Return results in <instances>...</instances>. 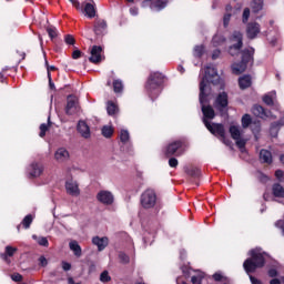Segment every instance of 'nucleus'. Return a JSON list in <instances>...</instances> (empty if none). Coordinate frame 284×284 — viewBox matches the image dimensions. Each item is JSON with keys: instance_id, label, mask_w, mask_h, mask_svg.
<instances>
[{"instance_id": "58", "label": "nucleus", "mask_w": 284, "mask_h": 284, "mask_svg": "<svg viewBox=\"0 0 284 284\" xmlns=\"http://www.w3.org/2000/svg\"><path fill=\"white\" fill-rule=\"evenodd\" d=\"M49 85L51 90H54V84L52 83V75L49 73Z\"/></svg>"}, {"instance_id": "40", "label": "nucleus", "mask_w": 284, "mask_h": 284, "mask_svg": "<svg viewBox=\"0 0 284 284\" xmlns=\"http://www.w3.org/2000/svg\"><path fill=\"white\" fill-rule=\"evenodd\" d=\"M152 8L156 10H163V8H165V2L158 1L152 6Z\"/></svg>"}, {"instance_id": "2", "label": "nucleus", "mask_w": 284, "mask_h": 284, "mask_svg": "<svg viewBox=\"0 0 284 284\" xmlns=\"http://www.w3.org/2000/svg\"><path fill=\"white\" fill-rule=\"evenodd\" d=\"M252 258L245 260L243 263V267L246 274H252L256 272L258 267H263L265 265V257L267 256L265 253H262L261 250L255 248L250 252Z\"/></svg>"}, {"instance_id": "27", "label": "nucleus", "mask_w": 284, "mask_h": 284, "mask_svg": "<svg viewBox=\"0 0 284 284\" xmlns=\"http://www.w3.org/2000/svg\"><path fill=\"white\" fill-rule=\"evenodd\" d=\"M179 148H181V142L179 141L169 144V146L166 148V154L169 156H172V154L176 153V150H179Z\"/></svg>"}, {"instance_id": "37", "label": "nucleus", "mask_w": 284, "mask_h": 284, "mask_svg": "<svg viewBox=\"0 0 284 284\" xmlns=\"http://www.w3.org/2000/svg\"><path fill=\"white\" fill-rule=\"evenodd\" d=\"M33 217L32 215H27L23 221H22V225L26 227V230H28V227H30V225L32 224Z\"/></svg>"}, {"instance_id": "8", "label": "nucleus", "mask_w": 284, "mask_h": 284, "mask_svg": "<svg viewBox=\"0 0 284 284\" xmlns=\"http://www.w3.org/2000/svg\"><path fill=\"white\" fill-rule=\"evenodd\" d=\"M65 190H67V194H69L70 196L81 195V189H79V182L74 180H68L65 182Z\"/></svg>"}, {"instance_id": "3", "label": "nucleus", "mask_w": 284, "mask_h": 284, "mask_svg": "<svg viewBox=\"0 0 284 284\" xmlns=\"http://www.w3.org/2000/svg\"><path fill=\"white\" fill-rule=\"evenodd\" d=\"M254 55V49L250 48L244 50L243 58L241 63H234L232 65L233 74H243L245 70H247V61H252V57Z\"/></svg>"}, {"instance_id": "28", "label": "nucleus", "mask_w": 284, "mask_h": 284, "mask_svg": "<svg viewBox=\"0 0 284 284\" xmlns=\"http://www.w3.org/2000/svg\"><path fill=\"white\" fill-rule=\"evenodd\" d=\"M251 8L253 12H261V10H263V0H253Z\"/></svg>"}, {"instance_id": "41", "label": "nucleus", "mask_w": 284, "mask_h": 284, "mask_svg": "<svg viewBox=\"0 0 284 284\" xmlns=\"http://www.w3.org/2000/svg\"><path fill=\"white\" fill-rule=\"evenodd\" d=\"M47 32L51 39H54L57 37V29L55 28H48Z\"/></svg>"}, {"instance_id": "51", "label": "nucleus", "mask_w": 284, "mask_h": 284, "mask_svg": "<svg viewBox=\"0 0 284 284\" xmlns=\"http://www.w3.org/2000/svg\"><path fill=\"white\" fill-rule=\"evenodd\" d=\"M92 272H97V264L94 262L89 265V274H92Z\"/></svg>"}, {"instance_id": "49", "label": "nucleus", "mask_w": 284, "mask_h": 284, "mask_svg": "<svg viewBox=\"0 0 284 284\" xmlns=\"http://www.w3.org/2000/svg\"><path fill=\"white\" fill-rule=\"evenodd\" d=\"M39 263L42 265V267H45V265H48V260L44 256H41L39 258Z\"/></svg>"}, {"instance_id": "18", "label": "nucleus", "mask_w": 284, "mask_h": 284, "mask_svg": "<svg viewBox=\"0 0 284 284\" xmlns=\"http://www.w3.org/2000/svg\"><path fill=\"white\" fill-rule=\"evenodd\" d=\"M69 250L73 252L77 258H81L83 256V250L81 248V245H79V242L75 240L69 242Z\"/></svg>"}, {"instance_id": "56", "label": "nucleus", "mask_w": 284, "mask_h": 284, "mask_svg": "<svg viewBox=\"0 0 284 284\" xmlns=\"http://www.w3.org/2000/svg\"><path fill=\"white\" fill-rule=\"evenodd\" d=\"M130 13H131L133 17H136V14H139V9H138V8H131V9H130Z\"/></svg>"}, {"instance_id": "25", "label": "nucleus", "mask_w": 284, "mask_h": 284, "mask_svg": "<svg viewBox=\"0 0 284 284\" xmlns=\"http://www.w3.org/2000/svg\"><path fill=\"white\" fill-rule=\"evenodd\" d=\"M52 126V122H50V116L48 118V123H42L40 124V133L39 136L43 139L45 136L47 132L50 130Z\"/></svg>"}, {"instance_id": "9", "label": "nucleus", "mask_w": 284, "mask_h": 284, "mask_svg": "<svg viewBox=\"0 0 284 284\" xmlns=\"http://www.w3.org/2000/svg\"><path fill=\"white\" fill-rule=\"evenodd\" d=\"M65 112L69 115L77 114V112H79V100L77 97L70 95L68 98Z\"/></svg>"}, {"instance_id": "20", "label": "nucleus", "mask_w": 284, "mask_h": 284, "mask_svg": "<svg viewBox=\"0 0 284 284\" xmlns=\"http://www.w3.org/2000/svg\"><path fill=\"white\" fill-rule=\"evenodd\" d=\"M78 132L83 139H90V126L84 121L78 123Z\"/></svg>"}, {"instance_id": "14", "label": "nucleus", "mask_w": 284, "mask_h": 284, "mask_svg": "<svg viewBox=\"0 0 284 284\" xmlns=\"http://www.w3.org/2000/svg\"><path fill=\"white\" fill-rule=\"evenodd\" d=\"M43 174V165L39 163H32L29 168V176L31 179H39Z\"/></svg>"}, {"instance_id": "12", "label": "nucleus", "mask_w": 284, "mask_h": 284, "mask_svg": "<svg viewBox=\"0 0 284 284\" xmlns=\"http://www.w3.org/2000/svg\"><path fill=\"white\" fill-rule=\"evenodd\" d=\"M92 243L97 245L98 252H103V250L110 245V239H108V236H94L92 237Z\"/></svg>"}, {"instance_id": "52", "label": "nucleus", "mask_w": 284, "mask_h": 284, "mask_svg": "<svg viewBox=\"0 0 284 284\" xmlns=\"http://www.w3.org/2000/svg\"><path fill=\"white\" fill-rule=\"evenodd\" d=\"M45 65H47V70H48V75L50 74V72H51L52 70H57V67H54V65H48V60H45Z\"/></svg>"}, {"instance_id": "7", "label": "nucleus", "mask_w": 284, "mask_h": 284, "mask_svg": "<svg viewBox=\"0 0 284 284\" xmlns=\"http://www.w3.org/2000/svg\"><path fill=\"white\" fill-rule=\"evenodd\" d=\"M231 48H230V54L234 57V54H239L241 51V48H243V34L239 31H235L231 38Z\"/></svg>"}, {"instance_id": "6", "label": "nucleus", "mask_w": 284, "mask_h": 284, "mask_svg": "<svg viewBox=\"0 0 284 284\" xmlns=\"http://www.w3.org/2000/svg\"><path fill=\"white\" fill-rule=\"evenodd\" d=\"M230 134L235 141L237 148L243 150V148H245V143H247V139H245V136L243 135V131L241 130V128L236 125H231Z\"/></svg>"}, {"instance_id": "1", "label": "nucleus", "mask_w": 284, "mask_h": 284, "mask_svg": "<svg viewBox=\"0 0 284 284\" xmlns=\"http://www.w3.org/2000/svg\"><path fill=\"white\" fill-rule=\"evenodd\" d=\"M221 83V77L216 72V69L209 65L204 69V77L200 83V103L202 105V112L204 114L203 123L205 128L212 133L221 136H225V129L223 124L211 123L207 119H214V109L210 105H205L210 101V94H212V85Z\"/></svg>"}, {"instance_id": "55", "label": "nucleus", "mask_w": 284, "mask_h": 284, "mask_svg": "<svg viewBox=\"0 0 284 284\" xmlns=\"http://www.w3.org/2000/svg\"><path fill=\"white\" fill-rule=\"evenodd\" d=\"M72 57H73V59H79V58H81V51H80V50L73 51Z\"/></svg>"}, {"instance_id": "53", "label": "nucleus", "mask_w": 284, "mask_h": 284, "mask_svg": "<svg viewBox=\"0 0 284 284\" xmlns=\"http://www.w3.org/2000/svg\"><path fill=\"white\" fill-rule=\"evenodd\" d=\"M219 57H221V51L219 50L213 51L212 59L215 60V59H219Z\"/></svg>"}, {"instance_id": "16", "label": "nucleus", "mask_w": 284, "mask_h": 284, "mask_svg": "<svg viewBox=\"0 0 284 284\" xmlns=\"http://www.w3.org/2000/svg\"><path fill=\"white\" fill-rule=\"evenodd\" d=\"M101 52H103V49L101 47H98V45L92 47L91 57L89 58V61H91V63H100L102 59Z\"/></svg>"}, {"instance_id": "46", "label": "nucleus", "mask_w": 284, "mask_h": 284, "mask_svg": "<svg viewBox=\"0 0 284 284\" xmlns=\"http://www.w3.org/2000/svg\"><path fill=\"white\" fill-rule=\"evenodd\" d=\"M230 19H232V16L230 13L224 16L223 23H224L225 28H227V26H230Z\"/></svg>"}, {"instance_id": "63", "label": "nucleus", "mask_w": 284, "mask_h": 284, "mask_svg": "<svg viewBox=\"0 0 284 284\" xmlns=\"http://www.w3.org/2000/svg\"><path fill=\"white\" fill-rule=\"evenodd\" d=\"M178 70H179V72H181V74H183V72H185V68H183L181 65L178 68Z\"/></svg>"}, {"instance_id": "31", "label": "nucleus", "mask_w": 284, "mask_h": 284, "mask_svg": "<svg viewBox=\"0 0 284 284\" xmlns=\"http://www.w3.org/2000/svg\"><path fill=\"white\" fill-rule=\"evenodd\" d=\"M102 134L106 139H110V136H112V134H114V129L111 125H105L102 128Z\"/></svg>"}, {"instance_id": "48", "label": "nucleus", "mask_w": 284, "mask_h": 284, "mask_svg": "<svg viewBox=\"0 0 284 284\" xmlns=\"http://www.w3.org/2000/svg\"><path fill=\"white\" fill-rule=\"evenodd\" d=\"M283 171H281V170H277L276 172H275V176H276V179L278 180V181H283Z\"/></svg>"}, {"instance_id": "11", "label": "nucleus", "mask_w": 284, "mask_h": 284, "mask_svg": "<svg viewBox=\"0 0 284 284\" xmlns=\"http://www.w3.org/2000/svg\"><path fill=\"white\" fill-rule=\"evenodd\" d=\"M214 106L216 110H220V112H223L225 108H227V93L221 92L215 99Z\"/></svg>"}, {"instance_id": "35", "label": "nucleus", "mask_w": 284, "mask_h": 284, "mask_svg": "<svg viewBox=\"0 0 284 284\" xmlns=\"http://www.w3.org/2000/svg\"><path fill=\"white\" fill-rule=\"evenodd\" d=\"M225 43V38L223 36H214L213 45H223Z\"/></svg>"}, {"instance_id": "59", "label": "nucleus", "mask_w": 284, "mask_h": 284, "mask_svg": "<svg viewBox=\"0 0 284 284\" xmlns=\"http://www.w3.org/2000/svg\"><path fill=\"white\" fill-rule=\"evenodd\" d=\"M250 278H251L252 284H261V282L258 280L254 278V276L251 275Z\"/></svg>"}, {"instance_id": "60", "label": "nucleus", "mask_w": 284, "mask_h": 284, "mask_svg": "<svg viewBox=\"0 0 284 284\" xmlns=\"http://www.w3.org/2000/svg\"><path fill=\"white\" fill-rule=\"evenodd\" d=\"M276 274H277V273H276V270H274V268L268 271V275H270L271 277L276 276Z\"/></svg>"}, {"instance_id": "4", "label": "nucleus", "mask_w": 284, "mask_h": 284, "mask_svg": "<svg viewBox=\"0 0 284 284\" xmlns=\"http://www.w3.org/2000/svg\"><path fill=\"white\" fill-rule=\"evenodd\" d=\"M141 205L144 210H152L156 205V192L152 189L145 190L141 195Z\"/></svg>"}, {"instance_id": "54", "label": "nucleus", "mask_w": 284, "mask_h": 284, "mask_svg": "<svg viewBox=\"0 0 284 284\" xmlns=\"http://www.w3.org/2000/svg\"><path fill=\"white\" fill-rule=\"evenodd\" d=\"M191 281L193 284H201V276H193Z\"/></svg>"}, {"instance_id": "38", "label": "nucleus", "mask_w": 284, "mask_h": 284, "mask_svg": "<svg viewBox=\"0 0 284 284\" xmlns=\"http://www.w3.org/2000/svg\"><path fill=\"white\" fill-rule=\"evenodd\" d=\"M203 52H205V48L203 45H197L194 48V57H202Z\"/></svg>"}, {"instance_id": "64", "label": "nucleus", "mask_w": 284, "mask_h": 284, "mask_svg": "<svg viewBox=\"0 0 284 284\" xmlns=\"http://www.w3.org/2000/svg\"><path fill=\"white\" fill-rule=\"evenodd\" d=\"M280 160H281V163H283L284 165V155H281Z\"/></svg>"}, {"instance_id": "26", "label": "nucleus", "mask_w": 284, "mask_h": 284, "mask_svg": "<svg viewBox=\"0 0 284 284\" xmlns=\"http://www.w3.org/2000/svg\"><path fill=\"white\" fill-rule=\"evenodd\" d=\"M273 195L276 196V199H283L284 197V189L281 184H274L273 185Z\"/></svg>"}, {"instance_id": "13", "label": "nucleus", "mask_w": 284, "mask_h": 284, "mask_svg": "<svg viewBox=\"0 0 284 284\" xmlns=\"http://www.w3.org/2000/svg\"><path fill=\"white\" fill-rule=\"evenodd\" d=\"M54 159L58 163H65V161L70 160V152L65 148H60L55 151Z\"/></svg>"}, {"instance_id": "15", "label": "nucleus", "mask_w": 284, "mask_h": 284, "mask_svg": "<svg viewBox=\"0 0 284 284\" xmlns=\"http://www.w3.org/2000/svg\"><path fill=\"white\" fill-rule=\"evenodd\" d=\"M261 32V26L256 22H252L246 28V34L248 39H256L258 33Z\"/></svg>"}, {"instance_id": "33", "label": "nucleus", "mask_w": 284, "mask_h": 284, "mask_svg": "<svg viewBox=\"0 0 284 284\" xmlns=\"http://www.w3.org/2000/svg\"><path fill=\"white\" fill-rule=\"evenodd\" d=\"M120 140L122 143H128V141H130V132H128V130H121Z\"/></svg>"}, {"instance_id": "61", "label": "nucleus", "mask_w": 284, "mask_h": 284, "mask_svg": "<svg viewBox=\"0 0 284 284\" xmlns=\"http://www.w3.org/2000/svg\"><path fill=\"white\" fill-rule=\"evenodd\" d=\"M271 284H281V280L274 278L271 281Z\"/></svg>"}, {"instance_id": "42", "label": "nucleus", "mask_w": 284, "mask_h": 284, "mask_svg": "<svg viewBox=\"0 0 284 284\" xmlns=\"http://www.w3.org/2000/svg\"><path fill=\"white\" fill-rule=\"evenodd\" d=\"M250 19V9H244L243 11V23H247V20Z\"/></svg>"}, {"instance_id": "62", "label": "nucleus", "mask_w": 284, "mask_h": 284, "mask_svg": "<svg viewBox=\"0 0 284 284\" xmlns=\"http://www.w3.org/2000/svg\"><path fill=\"white\" fill-rule=\"evenodd\" d=\"M68 283H69V284H81V283H75V282H74V278H72V277H69V278H68Z\"/></svg>"}, {"instance_id": "57", "label": "nucleus", "mask_w": 284, "mask_h": 284, "mask_svg": "<svg viewBox=\"0 0 284 284\" xmlns=\"http://www.w3.org/2000/svg\"><path fill=\"white\" fill-rule=\"evenodd\" d=\"M213 278H214V281H221V278H223V275L221 273H215L213 275Z\"/></svg>"}, {"instance_id": "47", "label": "nucleus", "mask_w": 284, "mask_h": 284, "mask_svg": "<svg viewBox=\"0 0 284 284\" xmlns=\"http://www.w3.org/2000/svg\"><path fill=\"white\" fill-rule=\"evenodd\" d=\"M70 3H72V6H74V8H77V10H81V3L77 0H69Z\"/></svg>"}, {"instance_id": "32", "label": "nucleus", "mask_w": 284, "mask_h": 284, "mask_svg": "<svg viewBox=\"0 0 284 284\" xmlns=\"http://www.w3.org/2000/svg\"><path fill=\"white\" fill-rule=\"evenodd\" d=\"M100 281L101 283H110L112 281V277L110 276V273L108 271H103L100 274Z\"/></svg>"}, {"instance_id": "22", "label": "nucleus", "mask_w": 284, "mask_h": 284, "mask_svg": "<svg viewBox=\"0 0 284 284\" xmlns=\"http://www.w3.org/2000/svg\"><path fill=\"white\" fill-rule=\"evenodd\" d=\"M239 85L241 90H246V88H250L252 85V78L250 75H244L239 79Z\"/></svg>"}, {"instance_id": "21", "label": "nucleus", "mask_w": 284, "mask_h": 284, "mask_svg": "<svg viewBox=\"0 0 284 284\" xmlns=\"http://www.w3.org/2000/svg\"><path fill=\"white\" fill-rule=\"evenodd\" d=\"M78 10H81V12H84L85 17H89V19L94 18L97 14V9H94V4L92 3H87L84 6V9L81 7V9H78Z\"/></svg>"}, {"instance_id": "17", "label": "nucleus", "mask_w": 284, "mask_h": 284, "mask_svg": "<svg viewBox=\"0 0 284 284\" xmlns=\"http://www.w3.org/2000/svg\"><path fill=\"white\" fill-rule=\"evenodd\" d=\"M252 112L255 116H258L260 119H272V112L265 111V109H263V106L261 105L253 106Z\"/></svg>"}, {"instance_id": "10", "label": "nucleus", "mask_w": 284, "mask_h": 284, "mask_svg": "<svg viewBox=\"0 0 284 284\" xmlns=\"http://www.w3.org/2000/svg\"><path fill=\"white\" fill-rule=\"evenodd\" d=\"M97 199L100 203H103V205H112V203H114V194L110 191H100Z\"/></svg>"}, {"instance_id": "45", "label": "nucleus", "mask_w": 284, "mask_h": 284, "mask_svg": "<svg viewBox=\"0 0 284 284\" xmlns=\"http://www.w3.org/2000/svg\"><path fill=\"white\" fill-rule=\"evenodd\" d=\"M62 270H64V272H70V270H72V264L62 262Z\"/></svg>"}, {"instance_id": "30", "label": "nucleus", "mask_w": 284, "mask_h": 284, "mask_svg": "<svg viewBox=\"0 0 284 284\" xmlns=\"http://www.w3.org/2000/svg\"><path fill=\"white\" fill-rule=\"evenodd\" d=\"M32 239L37 241V243H39L42 247H48L50 245V243L48 242V237H39L37 235H32Z\"/></svg>"}, {"instance_id": "43", "label": "nucleus", "mask_w": 284, "mask_h": 284, "mask_svg": "<svg viewBox=\"0 0 284 284\" xmlns=\"http://www.w3.org/2000/svg\"><path fill=\"white\" fill-rule=\"evenodd\" d=\"M64 41H65V43H67L68 45H74V37H72V36H67V37L64 38Z\"/></svg>"}, {"instance_id": "44", "label": "nucleus", "mask_w": 284, "mask_h": 284, "mask_svg": "<svg viewBox=\"0 0 284 284\" xmlns=\"http://www.w3.org/2000/svg\"><path fill=\"white\" fill-rule=\"evenodd\" d=\"M169 165L170 168H176V165H179V160H176V158H171L169 160Z\"/></svg>"}, {"instance_id": "19", "label": "nucleus", "mask_w": 284, "mask_h": 284, "mask_svg": "<svg viewBox=\"0 0 284 284\" xmlns=\"http://www.w3.org/2000/svg\"><path fill=\"white\" fill-rule=\"evenodd\" d=\"M19 248L8 245L4 248V253H2L0 256L3 261H6V263H10L9 257L14 256V254H17Z\"/></svg>"}, {"instance_id": "50", "label": "nucleus", "mask_w": 284, "mask_h": 284, "mask_svg": "<svg viewBox=\"0 0 284 284\" xmlns=\"http://www.w3.org/2000/svg\"><path fill=\"white\" fill-rule=\"evenodd\" d=\"M12 281H16V283H19L21 281L22 276L21 274L17 273L11 276Z\"/></svg>"}, {"instance_id": "29", "label": "nucleus", "mask_w": 284, "mask_h": 284, "mask_svg": "<svg viewBox=\"0 0 284 284\" xmlns=\"http://www.w3.org/2000/svg\"><path fill=\"white\" fill-rule=\"evenodd\" d=\"M106 112L110 114V116H113V114H116L119 112V106L114 102H108L106 104Z\"/></svg>"}, {"instance_id": "5", "label": "nucleus", "mask_w": 284, "mask_h": 284, "mask_svg": "<svg viewBox=\"0 0 284 284\" xmlns=\"http://www.w3.org/2000/svg\"><path fill=\"white\" fill-rule=\"evenodd\" d=\"M161 83H163V74L161 73H151L148 84H146V90L151 92V94H159L161 88Z\"/></svg>"}, {"instance_id": "39", "label": "nucleus", "mask_w": 284, "mask_h": 284, "mask_svg": "<svg viewBox=\"0 0 284 284\" xmlns=\"http://www.w3.org/2000/svg\"><path fill=\"white\" fill-rule=\"evenodd\" d=\"M119 258H120L121 263H130V257L125 253H120Z\"/></svg>"}, {"instance_id": "36", "label": "nucleus", "mask_w": 284, "mask_h": 284, "mask_svg": "<svg viewBox=\"0 0 284 284\" xmlns=\"http://www.w3.org/2000/svg\"><path fill=\"white\" fill-rule=\"evenodd\" d=\"M250 123H252V116H250V114H245L242 118V126L243 128H248Z\"/></svg>"}, {"instance_id": "24", "label": "nucleus", "mask_w": 284, "mask_h": 284, "mask_svg": "<svg viewBox=\"0 0 284 284\" xmlns=\"http://www.w3.org/2000/svg\"><path fill=\"white\" fill-rule=\"evenodd\" d=\"M260 161L263 163H272V152L267 150H262L260 152Z\"/></svg>"}, {"instance_id": "34", "label": "nucleus", "mask_w": 284, "mask_h": 284, "mask_svg": "<svg viewBox=\"0 0 284 284\" xmlns=\"http://www.w3.org/2000/svg\"><path fill=\"white\" fill-rule=\"evenodd\" d=\"M113 90L114 92H122L123 91V82L121 80L113 81Z\"/></svg>"}, {"instance_id": "23", "label": "nucleus", "mask_w": 284, "mask_h": 284, "mask_svg": "<svg viewBox=\"0 0 284 284\" xmlns=\"http://www.w3.org/2000/svg\"><path fill=\"white\" fill-rule=\"evenodd\" d=\"M263 101L266 105H274V101H276V91H271L264 95Z\"/></svg>"}]
</instances>
